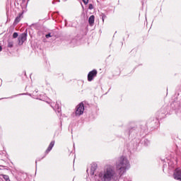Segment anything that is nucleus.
<instances>
[{
    "label": "nucleus",
    "mask_w": 181,
    "mask_h": 181,
    "mask_svg": "<svg viewBox=\"0 0 181 181\" xmlns=\"http://www.w3.org/2000/svg\"><path fill=\"white\" fill-rule=\"evenodd\" d=\"M123 134L127 138L134 139L131 141L130 144L133 145L136 141L137 136H144L148 134V127L144 124L138 125L134 122H131L127 125V128L124 130Z\"/></svg>",
    "instance_id": "1"
},
{
    "label": "nucleus",
    "mask_w": 181,
    "mask_h": 181,
    "mask_svg": "<svg viewBox=\"0 0 181 181\" xmlns=\"http://www.w3.org/2000/svg\"><path fill=\"white\" fill-rule=\"evenodd\" d=\"M98 177L99 181H132L129 178H121L115 167L111 164L107 165L103 170L99 172Z\"/></svg>",
    "instance_id": "2"
},
{
    "label": "nucleus",
    "mask_w": 181,
    "mask_h": 181,
    "mask_svg": "<svg viewBox=\"0 0 181 181\" xmlns=\"http://www.w3.org/2000/svg\"><path fill=\"white\" fill-rule=\"evenodd\" d=\"M115 166L119 175L122 176L131 168V163L127 156H121L117 158Z\"/></svg>",
    "instance_id": "3"
},
{
    "label": "nucleus",
    "mask_w": 181,
    "mask_h": 181,
    "mask_svg": "<svg viewBox=\"0 0 181 181\" xmlns=\"http://www.w3.org/2000/svg\"><path fill=\"white\" fill-rule=\"evenodd\" d=\"M143 127H148L151 128V131H153V129H156V128L159 127V119L156 117H151L148 119L146 124H143Z\"/></svg>",
    "instance_id": "4"
},
{
    "label": "nucleus",
    "mask_w": 181,
    "mask_h": 181,
    "mask_svg": "<svg viewBox=\"0 0 181 181\" xmlns=\"http://www.w3.org/2000/svg\"><path fill=\"white\" fill-rule=\"evenodd\" d=\"M133 144V150L137 149L139 146V144L144 145V146H149L151 145V141L146 138V136H143L141 139H137Z\"/></svg>",
    "instance_id": "5"
},
{
    "label": "nucleus",
    "mask_w": 181,
    "mask_h": 181,
    "mask_svg": "<svg viewBox=\"0 0 181 181\" xmlns=\"http://www.w3.org/2000/svg\"><path fill=\"white\" fill-rule=\"evenodd\" d=\"M168 114V109L166 107H161L156 114V118L159 119H163V118L166 117V115Z\"/></svg>",
    "instance_id": "6"
},
{
    "label": "nucleus",
    "mask_w": 181,
    "mask_h": 181,
    "mask_svg": "<svg viewBox=\"0 0 181 181\" xmlns=\"http://www.w3.org/2000/svg\"><path fill=\"white\" fill-rule=\"evenodd\" d=\"M76 115L80 117V115H83L84 113V103H79L76 108Z\"/></svg>",
    "instance_id": "7"
},
{
    "label": "nucleus",
    "mask_w": 181,
    "mask_h": 181,
    "mask_svg": "<svg viewBox=\"0 0 181 181\" xmlns=\"http://www.w3.org/2000/svg\"><path fill=\"white\" fill-rule=\"evenodd\" d=\"M28 39V33H22L18 38L19 46H22L25 43V40Z\"/></svg>",
    "instance_id": "8"
},
{
    "label": "nucleus",
    "mask_w": 181,
    "mask_h": 181,
    "mask_svg": "<svg viewBox=\"0 0 181 181\" xmlns=\"http://www.w3.org/2000/svg\"><path fill=\"white\" fill-rule=\"evenodd\" d=\"M97 71L93 69L88 74V81H93L95 77H97Z\"/></svg>",
    "instance_id": "9"
},
{
    "label": "nucleus",
    "mask_w": 181,
    "mask_h": 181,
    "mask_svg": "<svg viewBox=\"0 0 181 181\" xmlns=\"http://www.w3.org/2000/svg\"><path fill=\"white\" fill-rule=\"evenodd\" d=\"M173 177L175 180H180L181 181V169L180 168H176L174 170L173 173Z\"/></svg>",
    "instance_id": "10"
},
{
    "label": "nucleus",
    "mask_w": 181,
    "mask_h": 181,
    "mask_svg": "<svg viewBox=\"0 0 181 181\" xmlns=\"http://www.w3.org/2000/svg\"><path fill=\"white\" fill-rule=\"evenodd\" d=\"M51 107L53 108V110L56 112H58V114H60L62 112V105H60V103L57 102L54 107H53V105H51Z\"/></svg>",
    "instance_id": "11"
},
{
    "label": "nucleus",
    "mask_w": 181,
    "mask_h": 181,
    "mask_svg": "<svg viewBox=\"0 0 181 181\" xmlns=\"http://www.w3.org/2000/svg\"><path fill=\"white\" fill-rule=\"evenodd\" d=\"M23 18V13H20L17 17L15 18L13 25H16L17 23H19L20 21H21Z\"/></svg>",
    "instance_id": "12"
},
{
    "label": "nucleus",
    "mask_w": 181,
    "mask_h": 181,
    "mask_svg": "<svg viewBox=\"0 0 181 181\" xmlns=\"http://www.w3.org/2000/svg\"><path fill=\"white\" fill-rule=\"evenodd\" d=\"M98 168V165H97V163L92 164L90 168V176H94L95 170H97Z\"/></svg>",
    "instance_id": "13"
},
{
    "label": "nucleus",
    "mask_w": 181,
    "mask_h": 181,
    "mask_svg": "<svg viewBox=\"0 0 181 181\" xmlns=\"http://www.w3.org/2000/svg\"><path fill=\"white\" fill-rule=\"evenodd\" d=\"M54 144H55L54 141H52L50 142L49 146L47 147V150L45 151V155H47V153H49V152H50V151H52V149H53V146H54Z\"/></svg>",
    "instance_id": "14"
},
{
    "label": "nucleus",
    "mask_w": 181,
    "mask_h": 181,
    "mask_svg": "<svg viewBox=\"0 0 181 181\" xmlns=\"http://www.w3.org/2000/svg\"><path fill=\"white\" fill-rule=\"evenodd\" d=\"M95 19V16H94V15H92L89 17L88 23L90 26H93V25H94Z\"/></svg>",
    "instance_id": "15"
},
{
    "label": "nucleus",
    "mask_w": 181,
    "mask_h": 181,
    "mask_svg": "<svg viewBox=\"0 0 181 181\" xmlns=\"http://www.w3.org/2000/svg\"><path fill=\"white\" fill-rule=\"evenodd\" d=\"M19 95H26V93H20L18 95H14L13 96L8 97V98H0V100H4V98H15V97H18Z\"/></svg>",
    "instance_id": "16"
},
{
    "label": "nucleus",
    "mask_w": 181,
    "mask_h": 181,
    "mask_svg": "<svg viewBox=\"0 0 181 181\" xmlns=\"http://www.w3.org/2000/svg\"><path fill=\"white\" fill-rule=\"evenodd\" d=\"M77 43V39L73 38L71 41V44L73 45V46H76V44Z\"/></svg>",
    "instance_id": "17"
},
{
    "label": "nucleus",
    "mask_w": 181,
    "mask_h": 181,
    "mask_svg": "<svg viewBox=\"0 0 181 181\" xmlns=\"http://www.w3.org/2000/svg\"><path fill=\"white\" fill-rule=\"evenodd\" d=\"M8 47L12 48L13 47V41H8Z\"/></svg>",
    "instance_id": "18"
},
{
    "label": "nucleus",
    "mask_w": 181,
    "mask_h": 181,
    "mask_svg": "<svg viewBox=\"0 0 181 181\" xmlns=\"http://www.w3.org/2000/svg\"><path fill=\"white\" fill-rule=\"evenodd\" d=\"M3 179L6 181H9V175H3Z\"/></svg>",
    "instance_id": "19"
},
{
    "label": "nucleus",
    "mask_w": 181,
    "mask_h": 181,
    "mask_svg": "<svg viewBox=\"0 0 181 181\" xmlns=\"http://www.w3.org/2000/svg\"><path fill=\"white\" fill-rule=\"evenodd\" d=\"M18 36H19V34H18V33H13V39H16V37H18Z\"/></svg>",
    "instance_id": "20"
},
{
    "label": "nucleus",
    "mask_w": 181,
    "mask_h": 181,
    "mask_svg": "<svg viewBox=\"0 0 181 181\" xmlns=\"http://www.w3.org/2000/svg\"><path fill=\"white\" fill-rule=\"evenodd\" d=\"M45 156H46V154L45 155V156L42 157V158H37V160H35V163L37 164V162H40V160H42V159L45 158Z\"/></svg>",
    "instance_id": "21"
},
{
    "label": "nucleus",
    "mask_w": 181,
    "mask_h": 181,
    "mask_svg": "<svg viewBox=\"0 0 181 181\" xmlns=\"http://www.w3.org/2000/svg\"><path fill=\"white\" fill-rule=\"evenodd\" d=\"M88 9L91 11V9H94V6L92 4H89Z\"/></svg>",
    "instance_id": "22"
},
{
    "label": "nucleus",
    "mask_w": 181,
    "mask_h": 181,
    "mask_svg": "<svg viewBox=\"0 0 181 181\" xmlns=\"http://www.w3.org/2000/svg\"><path fill=\"white\" fill-rule=\"evenodd\" d=\"M45 37H46L47 39H49V37H52V33H49L48 34H47L45 35Z\"/></svg>",
    "instance_id": "23"
},
{
    "label": "nucleus",
    "mask_w": 181,
    "mask_h": 181,
    "mask_svg": "<svg viewBox=\"0 0 181 181\" xmlns=\"http://www.w3.org/2000/svg\"><path fill=\"white\" fill-rule=\"evenodd\" d=\"M105 18H107V16H105V14L103 13V14H102V20H103V22H104V19H105Z\"/></svg>",
    "instance_id": "24"
},
{
    "label": "nucleus",
    "mask_w": 181,
    "mask_h": 181,
    "mask_svg": "<svg viewBox=\"0 0 181 181\" xmlns=\"http://www.w3.org/2000/svg\"><path fill=\"white\" fill-rule=\"evenodd\" d=\"M83 2L84 5H87L88 4V0H82Z\"/></svg>",
    "instance_id": "25"
},
{
    "label": "nucleus",
    "mask_w": 181,
    "mask_h": 181,
    "mask_svg": "<svg viewBox=\"0 0 181 181\" xmlns=\"http://www.w3.org/2000/svg\"><path fill=\"white\" fill-rule=\"evenodd\" d=\"M65 26H66V28H69V26H70L68 25L67 21H66V20H65Z\"/></svg>",
    "instance_id": "26"
},
{
    "label": "nucleus",
    "mask_w": 181,
    "mask_h": 181,
    "mask_svg": "<svg viewBox=\"0 0 181 181\" xmlns=\"http://www.w3.org/2000/svg\"><path fill=\"white\" fill-rule=\"evenodd\" d=\"M0 52H2V46L0 45Z\"/></svg>",
    "instance_id": "27"
},
{
    "label": "nucleus",
    "mask_w": 181,
    "mask_h": 181,
    "mask_svg": "<svg viewBox=\"0 0 181 181\" xmlns=\"http://www.w3.org/2000/svg\"><path fill=\"white\" fill-rule=\"evenodd\" d=\"M52 4L54 5L56 4V1H53Z\"/></svg>",
    "instance_id": "28"
},
{
    "label": "nucleus",
    "mask_w": 181,
    "mask_h": 181,
    "mask_svg": "<svg viewBox=\"0 0 181 181\" xmlns=\"http://www.w3.org/2000/svg\"><path fill=\"white\" fill-rule=\"evenodd\" d=\"M26 0H22V2H25Z\"/></svg>",
    "instance_id": "29"
},
{
    "label": "nucleus",
    "mask_w": 181,
    "mask_h": 181,
    "mask_svg": "<svg viewBox=\"0 0 181 181\" xmlns=\"http://www.w3.org/2000/svg\"><path fill=\"white\" fill-rule=\"evenodd\" d=\"M37 91H38L37 90H35V93H37Z\"/></svg>",
    "instance_id": "30"
},
{
    "label": "nucleus",
    "mask_w": 181,
    "mask_h": 181,
    "mask_svg": "<svg viewBox=\"0 0 181 181\" xmlns=\"http://www.w3.org/2000/svg\"><path fill=\"white\" fill-rule=\"evenodd\" d=\"M86 172H88V170H87Z\"/></svg>",
    "instance_id": "31"
}]
</instances>
